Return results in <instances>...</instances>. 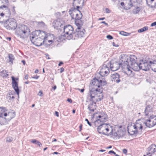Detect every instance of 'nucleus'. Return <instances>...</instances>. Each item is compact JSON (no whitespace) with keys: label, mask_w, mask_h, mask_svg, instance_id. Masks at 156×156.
<instances>
[{"label":"nucleus","mask_w":156,"mask_h":156,"mask_svg":"<svg viewBox=\"0 0 156 156\" xmlns=\"http://www.w3.org/2000/svg\"><path fill=\"white\" fill-rule=\"evenodd\" d=\"M38 24L39 25H41V26H43L44 25V23L42 22H39Z\"/></svg>","instance_id":"nucleus-48"},{"label":"nucleus","mask_w":156,"mask_h":156,"mask_svg":"<svg viewBox=\"0 0 156 156\" xmlns=\"http://www.w3.org/2000/svg\"><path fill=\"white\" fill-rule=\"evenodd\" d=\"M47 35L44 31L36 30L32 32L30 39L32 43L37 46H41L46 41Z\"/></svg>","instance_id":"nucleus-2"},{"label":"nucleus","mask_w":156,"mask_h":156,"mask_svg":"<svg viewBox=\"0 0 156 156\" xmlns=\"http://www.w3.org/2000/svg\"><path fill=\"white\" fill-rule=\"evenodd\" d=\"M106 81L100 77L94 78L92 80V88L90 90L87 95V100L92 101L95 104L97 101H100L103 98V94L101 86L105 85Z\"/></svg>","instance_id":"nucleus-1"},{"label":"nucleus","mask_w":156,"mask_h":156,"mask_svg":"<svg viewBox=\"0 0 156 156\" xmlns=\"http://www.w3.org/2000/svg\"><path fill=\"white\" fill-rule=\"evenodd\" d=\"M83 3L84 0H74L73 5L74 8L76 7L78 9L80 6L83 5Z\"/></svg>","instance_id":"nucleus-19"},{"label":"nucleus","mask_w":156,"mask_h":156,"mask_svg":"<svg viewBox=\"0 0 156 156\" xmlns=\"http://www.w3.org/2000/svg\"><path fill=\"white\" fill-rule=\"evenodd\" d=\"M95 116L96 120L94 122L95 126H98L99 124L104 123L107 120V115L104 112H98Z\"/></svg>","instance_id":"nucleus-5"},{"label":"nucleus","mask_w":156,"mask_h":156,"mask_svg":"<svg viewBox=\"0 0 156 156\" xmlns=\"http://www.w3.org/2000/svg\"><path fill=\"white\" fill-rule=\"evenodd\" d=\"M147 149L148 151H149L147 154H151L150 155V156H151L152 154L156 152V145L154 144H152L147 148Z\"/></svg>","instance_id":"nucleus-21"},{"label":"nucleus","mask_w":156,"mask_h":156,"mask_svg":"<svg viewBox=\"0 0 156 156\" xmlns=\"http://www.w3.org/2000/svg\"><path fill=\"white\" fill-rule=\"evenodd\" d=\"M133 124L135 126L136 129H137V130L138 129L139 130H140V131H141L143 128V126L141 123H138L137 122H136V124L133 123Z\"/></svg>","instance_id":"nucleus-27"},{"label":"nucleus","mask_w":156,"mask_h":156,"mask_svg":"<svg viewBox=\"0 0 156 156\" xmlns=\"http://www.w3.org/2000/svg\"><path fill=\"white\" fill-rule=\"evenodd\" d=\"M140 9L139 7H137L136 8L134 9L133 10V12L134 14H137L140 11Z\"/></svg>","instance_id":"nucleus-37"},{"label":"nucleus","mask_w":156,"mask_h":156,"mask_svg":"<svg viewBox=\"0 0 156 156\" xmlns=\"http://www.w3.org/2000/svg\"><path fill=\"white\" fill-rule=\"evenodd\" d=\"M24 78L26 80H27L28 79V76L27 75H26L25 76Z\"/></svg>","instance_id":"nucleus-63"},{"label":"nucleus","mask_w":156,"mask_h":156,"mask_svg":"<svg viewBox=\"0 0 156 156\" xmlns=\"http://www.w3.org/2000/svg\"><path fill=\"white\" fill-rule=\"evenodd\" d=\"M95 126L98 127L97 130L99 133L108 135V133L110 130L109 135H111L112 134V128L108 124L101 123L99 124L98 126Z\"/></svg>","instance_id":"nucleus-4"},{"label":"nucleus","mask_w":156,"mask_h":156,"mask_svg":"<svg viewBox=\"0 0 156 156\" xmlns=\"http://www.w3.org/2000/svg\"><path fill=\"white\" fill-rule=\"evenodd\" d=\"M118 133L119 134V138L124 136L125 135V133L124 131L121 130L118 131Z\"/></svg>","instance_id":"nucleus-35"},{"label":"nucleus","mask_w":156,"mask_h":156,"mask_svg":"<svg viewBox=\"0 0 156 156\" xmlns=\"http://www.w3.org/2000/svg\"><path fill=\"white\" fill-rule=\"evenodd\" d=\"M5 22L4 26L8 30H16L18 27L16 20L14 19H9L6 20Z\"/></svg>","instance_id":"nucleus-7"},{"label":"nucleus","mask_w":156,"mask_h":156,"mask_svg":"<svg viewBox=\"0 0 156 156\" xmlns=\"http://www.w3.org/2000/svg\"><path fill=\"white\" fill-rule=\"evenodd\" d=\"M12 86L13 88L16 92L17 94L19 95V89L18 88V82L15 80V78L14 76H12Z\"/></svg>","instance_id":"nucleus-15"},{"label":"nucleus","mask_w":156,"mask_h":156,"mask_svg":"<svg viewBox=\"0 0 156 156\" xmlns=\"http://www.w3.org/2000/svg\"><path fill=\"white\" fill-rule=\"evenodd\" d=\"M76 10H78V9H77L74 10H73L71 13V12L69 11V14L72 17V19H75V17L76 15H78Z\"/></svg>","instance_id":"nucleus-29"},{"label":"nucleus","mask_w":156,"mask_h":156,"mask_svg":"<svg viewBox=\"0 0 156 156\" xmlns=\"http://www.w3.org/2000/svg\"><path fill=\"white\" fill-rule=\"evenodd\" d=\"M101 23H104V24H105L106 25H108V23H105V21H103V22H101Z\"/></svg>","instance_id":"nucleus-61"},{"label":"nucleus","mask_w":156,"mask_h":156,"mask_svg":"<svg viewBox=\"0 0 156 156\" xmlns=\"http://www.w3.org/2000/svg\"><path fill=\"white\" fill-rule=\"evenodd\" d=\"M39 76H37V75H36L35 76L32 77V78H34V79H38L39 78Z\"/></svg>","instance_id":"nucleus-56"},{"label":"nucleus","mask_w":156,"mask_h":156,"mask_svg":"<svg viewBox=\"0 0 156 156\" xmlns=\"http://www.w3.org/2000/svg\"><path fill=\"white\" fill-rule=\"evenodd\" d=\"M64 68H63V67H62L60 69V73H62L64 71Z\"/></svg>","instance_id":"nucleus-57"},{"label":"nucleus","mask_w":156,"mask_h":156,"mask_svg":"<svg viewBox=\"0 0 156 156\" xmlns=\"http://www.w3.org/2000/svg\"><path fill=\"white\" fill-rule=\"evenodd\" d=\"M48 34H47L46 35H47L48 38H47V40H46V41L45 42V43H44V44H48L49 45H50L52 42V40H48Z\"/></svg>","instance_id":"nucleus-39"},{"label":"nucleus","mask_w":156,"mask_h":156,"mask_svg":"<svg viewBox=\"0 0 156 156\" xmlns=\"http://www.w3.org/2000/svg\"><path fill=\"white\" fill-rule=\"evenodd\" d=\"M111 77L112 80L117 83H119L120 81L119 79L120 75L118 73H115L112 74Z\"/></svg>","instance_id":"nucleus-20"},{"label":"nucleus","mask_w":156,"mask_h":156,"mask_svg":"<svg viewBox=\"0 0 156 156\" xmlns=\"http://www.w3.org/2000/svg\"><path fill=\"white\" fill-rule=\"evenodd\" d=\"M8 0H0V8L2 9L9 4Z\"/></svg>","instance_id":"nucleus-23"},{"label":"nucleus","mask_w":156,"mask_h":156,"mask_svg":"<svg viewBox=\"0 0 156 156\" xmlns=\"http://www.w3.org/2000/svg\"><path fill=\"white\" fill-rule=\"evenodd\" d=\"M35 144L37 145L39 147H41V146H42V144L38 141H37Z\"/></svg>","instance_id":"nucleus-45"},{"label":"nucleus","mask_w":156,"mask_h":156,"mask_svg":"<svg viewBox=\"0 0 156 156\" xmlns=\"http://www.w3.org/2000/svg\"><path fill=\"white\" fill-rule=\"evenodd\" d=\"M15 32L18 37L24 39L28 37L30 30L29 28L27 26L19 25L16 28Z\"/></svg>","instance_id":"nucleus-3"},{"label":"nucleus","mask_w":156,"mask_h":156,"mask_svg":"<svg viewBox=\"0 0 156 156\" xmlns=\"http://www.w3.org/2000/svg\"><path fill=\"white\" fill-rule=\"evenodd\" d=\"M63 62H60L58 64V66H61L62 64H63Z\"/></svg>","instance_id":"nucleus-60"},{"label":"nucleus","mask_w":156,"mask_h":156,"mask_svg":"<svg viewBox=\"0 0 156 156\" xmlns=\"http://www.w3.org/2000/svg\"><path fill=\"white\" fill-rule=\"evenodd\" d=\"M152 111V108L149 106H147L146 107L145 110V115L146 116L148 115H149V113L151 112Z\"/></svg>","instance_id":"nucleus-28"},{"label":"nucleus","mask_w":156,"mask_h":156,"mask_svg":"<svg viewBox=\"0 0 156 156\" xmlns=\"http://www.w3.org/2000/svg\"><path fill=\"white\" fill-rule=\"evenodd\" d=\"M38 95L40 96H42L43 95L42 92L41 91H40L38 93Z\"/></svg>","instance_id":"nucleus-51"},{"label":"nucleus","mask_w":156,"mask_h":156,"mask_svg":"<svg viewBox=\"0 0 156 156\" xmlns=\"http://www.w3.org/2000/svg\"><path fill=\"white\" fill-rule=\"evenodd\" d=\"M78 15H76L75 17V20H79L81 19L82 17V13L79 10H76Z\"/></svg>","instance_id":"nucleus-30"},{"label":"nucleus","mask_w":156,"mask_h":156,"mask_svg":"<svg viewBox=\"0 0 156 156\" xmlns=\"http://www.w3.org/2000/svg\"><path fill=\"white\" fill-rule=\"evenodd\" d=\"M106 37L107 38L109 39L110 40L112 39L113 38V37L110 35H108Z\"/></svg>","instance_id":"nucleus-44"},{"label":"nucleus","mask_w":156,"mask_h":156,"mask_svg":"<svg viewBox=\"0 0 156 156\" xmlns=\"http://www.w3.org/2000/svg\"><path fill=\"white\" fill-rule=\"evenodd\" d=\"M112 44L113 45V46L115 47H117L118 46V45H117L116 44H115V43L114 42H113L112 43Z\"/></svg>","instance_id":"nucleus-55"},{"label":"nucleus","mask_w":156,"mask_h":156,"mask_svg":"<svg viewBox=\"0 0 156 156\" xmlns=\"http://www.w3.org/2000/svg\"><path fill=\"white\" fill-rule=\"evenodd\" d=\"M126 2L125 3L124 2H121V5L122 6L126 5L128 6V8L130 9L131 7L134 5V3L136 1V0H126Z\"/></svg>","instance_id":"nucleus-17"},{"label":"nucleus","mask_w":156,"mask_h":156,"mask_svg":"<svg viewBox=\"0 0 156 156\" xmlns=\"http://www.w3.org/2000/svg\"><path fill=\"white\" fill-rule=\"evenodd\" d=\"M1 12L0 11V22L4 23L5 22V20H4L3 18L4 17V16H1Z\"/></svg>","instance_id":"nucleus-40"},{"label":"nucleus","mask_w":156,"mask_h":156,"mask_svg":"<svg viewBox=\"0 0 156 156\" xmlns=\"http://www.w3.org/2000/svg\"><path fill=\"white\" fill-rule=\"evenodd\" d=\"M109 70L108 65L104 64L101 67L99 73L101 76L100 77L101 79H104L103 78L104 76H107L109 74Z\"/></svg>","instance_id":"nucleus-10"},{"label":"nucleus","mask_w":156,"mask_h":156,"mask_svg":"<svg viewBox=\"0 0 156 156\" xmlns=\"http://www.w3.org/2000/svg\"><path fill=\"white\" fill-rule=\"evenodd\" d=\"M55 115L57 117H58L59 116V113L57 111L55 112Z\"/></svg>","instance_id":"nucleus-58"},{"label":"nucleus","mask_w":156,"mask_h":156,"mask_svg":"<svg viewBox=\"0 0 156 156\" xmlns=\"http://www.w3.org/2000/svg\"><path fill=\"white\" fill-rule=\"evenodd\" d=\"M129 57L126 55L122 54L120 56L119 63L121 66L122 68H125V66L129 65L128 60Z\"/></svg>","instance_id":"nucleus-9"},{"label":"nucleus","mask_w":156,"mask_h":156,"mask_svg":"<svg viewBox=\"0 0 156 156\" xmlns=\"http://www.w3.org/2000/svg\"><path fill=\"white\" fill-rule=\"evenodd\" d=\"M129 58L130 65L132 63L133 64L134 63H137L136 60L137 58L135 55H130Z\"/></svg>","instance_id":"nucleus-25"},{"label":"nucleus","mask_w":156,"mask_h":156,"mask_svg":"<svg viewBox=\"0 0 156 156\" xmlns=\"http://www.w3.org/2000/svg\"><path fill=\"white\" fill-rule=\"evenodd\" d=\"M129 65L127 66H125L124 68H122V69H125V73L128 75H130L131 74L132 71L129 67Z\"/></svg>","instance_id":"nucleus-26"},{"label":"nucleus","mask_w":156,"mask_h":156,"mask_svg":"<svg viewBox=\"0 0 156 156\" xmlns=\"http://www.w3.org/2000/svg\"><path fill=\"white\" fill-rule=\"evenodd\" d=\"M108 67H110L111 70L113 71H116L121 66L120 63L118 62L113 63L111 62L108 63Z\"/></svg>","instance_id":"nucleus-13"},{"label":"nucleus","mask_w":156,"mask_h":156,"mask_svg":"<svg viewBox=\"0 0 156 156\" xmlns=\"http://www.w3.org/2000/svg\"><path fill=\"white\" fill-rule=\"evenodd\" d=\"M148 29V27L147 26L144 27L138 30V32L139 33H141Z\"/></svg>","instance_id":"nucleus-36"},{"label":"nucleus","mask_w":156,"mask_h":156,"mask_svg":"<svg viewBox=\"0 0 156 156\" xmlns=\"http://www.w3.org/2000/svg\"><path fill=\"white\" fill-rule=\"evenodd\" d=\"M3 10L2 12H1V16H4L6 17H9L10 15V12L8 7L6 6L5 7L2 9Z\"/></svg>","instance_id":"nucleus-18"},{"label":"nucleus","mask_w":156,"mask_h":156,"mask_svg":"<svg viewBox=\"0 0 156 156\" xmlns=\"http://www.w3.org/2000/svg\"><path fill=\"white\" fill-rule=\"evenodd\" d=\"M149 63L151 64L150 67L151 69L153 71L156 72V61H154L153 62H152L151 61H150Z\"/></svg>","instance_id":"nucleus-24"},{"label":"nucleus","mask_w":156,"mask_h":156,"mask_svg":"<svg viewBox=\"0 0 156 156\" xmlns=\"http://www.w3.org/2000/svg\"><path fill=\"white\" fill-rule=\"evenodd\" d=\"M128 131L129 134L131 135H133L136 134L137 133L138 130L133 124V125L129 124L128 126Z\"/></svg>","instance_id":"nucleus-16"},{"label":"nucleus","mask_w":156,"mask_h":156,"mask_svg":"<svg viewBox=\"0 0 156 156\" xmlns=\"http://www.w3.org/2000/svg\"><path fill=\"white\" fill-rule=\"evenodd\" d=\"M22 62L23 63V64L24 65H25L26 62L24 60H23L22 61Z\"/></svg>","instance_id":"nucleus-64"},{"label":"nucleus","mask_w":156,"mask_h":156,"mask_svg":"<svg viewBox=\"0 0 156 156\" xmlns=\"http://www.w3.org/2000/svg\"><path fill=\"white\" fill-rule=\"evenodd\" d=\"M111 153L114 154H116V153L113 151H109L108 153V154H110Z\"/></svg>","instance_id":"nucleus-52"},{"label":"nucleus","mask_w":156,"mask_h":156,"mask_svg":"<svg viewBox=\"0 0 156 156\" xmlns=\"http://www.w3.org/2000/svg\"><path fill=\"white\" fill-rule=\"evenodd\" d=\"M12 140V138L11 137L9 136L7 138L6 140V141L7 142H11Z\"/></svg>","instance_id":"nucleus-41"},{"label":"nucleus","mask_w":156,"mask_h":156,"mask_svg":"<svg viewBox=\"0 0 156 156\" xmlns=\"http://www.w3.org/2000/svg\"><path fill=\"white\" fill-rule=\"evenodd\" d=\"M143 124L148 127H153L156 125V116L152 115L150 116L149 119L146 120Z\"/></svg>","instance_id":"nucleus-8"},{"label":"nucleus","mask_w":156,"mask_h":156,"mask_svg":"<svg viewBox=\"0 0 156 156\" xmlns=\"http://www.w3.org/2000/svg\"><path fill=\"white\" fill-rule=\"evenodd\" d=\"M155 25H156V21L152 23L151 24V27H153Z\"/></svg>","instance_id":"nucleus-53"},{"label":"nucleus","mask_w":156,"mask_h":156,"mask_svg":"<svg viewBox=\"0 0 156 156\" xmlns=\"http://www.w3.org/2000/svg\"><path fill=\"white\" fill-rule=\"evenodd\" d=\"M82 127V124H81L79 126V128L80 129V130H79L80 131H81Z\"/></svg>","instance_id":"nucleus-59"},{"label":"nucleus","mask_w":156,"mask_h":156,"mask_svg":"<svg viewBox=\"0 0 156 156\" xmlns=\"http://www.w3.org/2000/svg\"><path fill=\"white\" fill-rule=\"evenodd\" d=\"M37 141V140H36L34 139H32V140H30V141L33 144H35L36 143Z\"/></svg>","instance_id":"nucleus-46"},{"label":"nucleus","mask_w":156,"mask_h":156,"mask_svg":"<svg viewBox=\"0 0 156 156\" xmlns=\"http://www.w3.org/2000/svg\"><path fill=\"white\" fill-rule=\"evenodd\" d=\"M15 116V114L14 113L10 112L7 113L6 112L5 108L0 107V117H3V116L5 117L8 116L10 117V119H11Z\"/></svg>","instance_id":"nucleus-12"},{"label":"nucleus","mask_w":156,"mask_h":156,"mask_svg":"<svg viewBox=\"0 0 156 156\" xmlns=\"http://www.w3.org/2000/svg\"><path fill=\"white\" fill-rule=\"evenodd\" d=\"M120 34L124 36H128L130 35V33L126 32L124 31H121L120 32Z\"/></svg>","instance_id":"nucleus-38"},{"label":"nucleus","mask_w":156,"mask_h":156,"mask_svg":"<svg viewBox=\"0 0 156 156\" xmlns=\"http://www.w3.org/2000/svg\"><path fill=\"white\" fill-rule=\"evenodd\" d=\"M8 58L9 59V62H10L11 64H13V61L14 60V56L11 54H9Z\"/></svg>","instance_id":"nucleus-33"},{"label":"nucleus","mask_w":156,"mask_h":156,"mask_svg":"<svg viewBox=\"0 0 156 156\" xmlns=\"http://www.w3.org/2000/svg\"><path fill=\"white\" fill-rule=\"evenodd\" d=\"M75 23L77 26V29H78V27L81 28H83V27H81L80 26V24H79V23H77V20H75Z\"/></svg>","instance_id":"nucleus-42"},{"label":"nucleus","mask_w":156,"mask_h":156,"mask_svg":"<svg viewBox=\"0 0 156 156\" xmlns=\"http://www.w3.org/2000/svg\"><path fill=\"white\" fill-rule=\"evenodd\" d=\"M6 98L9 100L13 101L14 97L12 94H8L6 95Z\"/></svg>","instance_id":"nucleus-31"},{"label":"nucleus","mask_w":156,"mask_h":156,"mask_svg":"<svg viewBox=\"0 0 156 156\" xmlns=\"http://www.w3.org/2000/svg\"><path fill=\"white\" fill-rule=\"evenodd\" d=\"M73 27L70 25H68L64 27V32L65 34L62 35L67 39V37L69 35H71L73 33Z\"/></svg>","instance_id":"nucleus-11"},{"label":"nucleus","mask_w":156,"mask_h":156,"mask_svg":"<svg viewBox=\"0 0 156 156\" xmlns=\"http://www.w3.org/2000/svg\"><path fill=\"white\" fill-rule=\"evenodd\" d=\"M0 75L3 77H6L8 76V74L7 73V72L5 70H3L0 72Z\"/></svg>","instance_id":"nucleus-34"},{"label":"nucleus","mask_w":156,"mask_h":156,"mask_svg":"<svg viewBox=\"0 0 156 156\" xmlns=\"http://www.w3.org/2000/svg\"><path fill=\"white\" fill-rule=\"evenodd\" d=\"M56 86H54L53 87H52V89L54 90H55L56 89Z\"/></svg>","instance_id":"nucleus-62"},{"label":"nucleus","mask_w":156,"mask_h":156,"mask_svg":"<svg viewBox=\"0 0 156 156\" xmlns=\"http://www.w3.org/2000/svg\"><path fill=\"white\" fill-rule=\"evenodd\" d=\"M88 108L90 111L93 112L95 109V106L93 104H90L89 105Z\"/></svg>","instance_id":"nucleus-32"},{"label":"nucleus","mask_w":156,"mask_h":156,"mask_svg":"<svg viewBox=\"0 0 156 156\" xmlns=\"http://www.w3.org/2000/svg\"><path fill=\"white\" fill-rule=\"evenodd\" d=\"M130 65V68L134 71H138L140 69V63L139 64L137 63H135Z\"/></svg>","instance_id":"nucleus-22"},{"label":"nucleus","mask_w":156,"mask_h":156,"mask_svg":"<svg viewBox=\"0 0 156 156\" xmlns=\"http://www.w3.org/2000/svg\"><path fill=\"white\" fill-rule=\"evenodd\" d=\"M118 133V131L117 132L114 133V134H113V135L114 136L118 137V138H119V134Z\"/></svg>","instance_id":"nucleus-43"},{"label":"nucleus","mask_w":156,"mask_h":156,"mask_svg":"<svg viewBox=\"0 0 156 156\" xmlns=\"http://www.w3.org/2000/svg\"><path fill=\"white\" fill-rule=\"evenodd\" d=\"M149 62L146 60H142L140 63V69L142 70L147 71L149 69L150 65H149Z\"/></svg>","instance_id":"nucleus-14"},{"label":"nucleus","mask_w":156,"mask_h":156,"mask_svg":"<svg viewBox=\"0 0 156 156\" xmlns=\"http://www.w3.org/2000/svg\"><path fill=\"white\" fill-rule=\"evenodd\" d=\"M106 12L107 13H109L110 12V10L108 8H106L105 9Z\"/></svg>","instance_id":"nucleus-49"},{"label":"nucleus","mask_w":156,"mask_h":156,"mask_svg":"<svg viewBox=\"0 0 156 156\" xmlns=\"http://www.w3.org/2000/svg\"><path fill=\"white\" fill-rule=\"evenodd\" d=\"M85 31V30L83 28H81L78 27L76 32L73 33L71 35H69L67 37V39L76 40L80 38L83 37Z\"/></svg>","instance_id":"nucleus-6"},{"label":"nucleus","mask_w":156,"mask_h":156,"mask_svg":"<svg viewBox=\"0 0 156 156\" xmlns=\"http://www.w3.org/2000/svg\"><path fill=\"white\" fill-rule=\"evenodd\" d=\"M85 121L87 122V123L90 126H91V123L87 119H85Z\"/></svg>","instance_id":"nucleus-47"},{"label":"nucleus","mask_w":156,"mask_h":156,"mask_svg":"<svg viewBox=\"0 0 156 156\" xmlns=\"http://www.w3.org/2000/svg\"><path fill=\"white\" fill-rule=\"evenodd\" d=\"M67 101L70 103L72 102V100L70 98H68L67 100Z\"/></svg>","instance_id":"nucleus-54"},{"label":"nucleus","mask_w":156,"mask_h":156,"mask_svg":"<svg viewBox=\"0 0 156 156\" xmlns=\"http://www.w3.org/2000/svg\"><path fill=\"white\" fill-rule=\"evenodd\" d=\"M123 152L124 154H126L127 152V150L126 149H124L123 150Z\"/></svg>","instance_id":"nucleus-50"}]
</instances>
